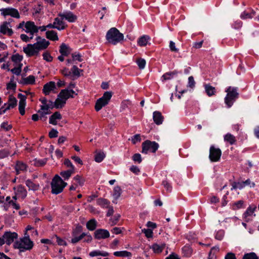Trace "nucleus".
Instances as JSON below:
<instances>
[{
    "label": "nucleus",
    "mask_w": 259,
    "mask_h": 259,
    "mask_svg": "<svg viewBox=\"0 0 259 259\" xmlns=\"http://www.w3.org/2000/svg\"><path fill=\"white\" fill-rule=\"evenodd\" d=\"M238 89L237 87H228L225 89L227 93L224 98V102L228 108L231 107L234 102L239 98Z\"/></svg>",
    "instance_id": "f257e3e1"
},
{
    "label": "nucleus",
    "mask_w": 259,
    "mask_h": 259,
    "mask_svg": "<svg viewBox=\"0 0 259 259\" xmlns=\"http://www.w3.org/2000/svg\"><path fill=\"white\" fill-rule=\"evenodd\" d=\"M106 38L108 43L116 45L123 40L124 35L116 28L112 27L107 31Z\"/></svg>",
    "instance_id": "f03ea898"
},
{
    "label": "nucleus",
    "mask_w": 259,
    "mask_h": 259,
    "mask_svg": "<svg viewBox=\"0 0 259 259\" xmlns=\"http://www.w3.org/2000/svg\"><path fill=\"white\" fill-rule=\"evenodd\" d=\"M33 245V242L30 240L29 234L25 233L24 236L22 238L14 243V247L15 248L19 249L20 251H24L31 250Z\"/></svg>",
    "instance_id": "7ed1b4c3"
},
{
    "label": "nucleus",
    "mask_w": 259,
    "mask_h": 259,
    "mask_svg": "<svg viewBox=\"0 0 259 259\" xmlns=\"http://www.w3.org/2000/svg\"><path fill=\"white\" fill-rule=\"evenodd\" d=\"M67 185V183L63 181L59 175H56L51 183V193L55 195L61 193Z\"/></svg>",
    "instance_id": "20e7f679"
},
{
    "label": "nucleus",
    "mask_w": 259,
    "mask_h": 259,
    "mask_svg": "<svg viewBox=\"0 0 259 259\" xmlns=\"http://www.w3.org/2000/svg\"><path fill=\"white\" fill-rule=\"evenodd\" d=\"M112 96L111 92H106L104 93L103 96L98 99L96 102L95 109L96 111H100L103 107L107 105Z\"/></svg>",
    "instance_id": "39448f33"
},
{
    "label": "nucleus",
    "mask_w": 259,
    "mask_h": 259,
    "mask_svg": "<svg viewBox=\"0 0 259 259\" xmlns=\"http://www.w3.org/2000/svg\"><path fill=\"white\" fill-rule=\"evenodd\" d=\"M82 227L79 224H77L72 232V238L71 242L73 244H76L81 240L83 237L87 235V233L82 232Z\"/></svg>",
    "instance_id": "423d86ee"
},
{
    "label": "nucleus",
    "mask_w": 259,
    "mask_h": 259,
    "mask_svg": "<svg viewBox=\"0 0 259 259\" xmlns=\"http://www.w3.org/2000/svg\"><path fill=\"white\" fill-rule=\"evenodd\" d=\"M142 152L146 154L149 151L155 153L159 148V145L155 141L146 140L142 143Z\"/></svg>",
    "instance_id": "0eeeda50"
},
{
    "label": "nucleus",
    "mask_w": 259,
    "mask_h": 259,
    "mask_svg": "<svg viewBox=\"0 0 259 259\" xmlns=\"http://www.w3.org/2000/svg\"><path fill=\"white\" fill-rule=\"evenodd\" d=\"M222 151L219 148L211 145L209 148V159L211 162L219 161L222 156Z\"/></svg>",
    "instance_id": "6e6552de"
},
{
    "label": "nucleus",
    "mask_w": 259,
    "mask_h": 259,
    "mask_svg": "<svg viewBox=\"0 0 259 259\" xmlns=\"http://www.w3.org/2000/svg\"><path fill=\"white\" fill-rule=\"evenodd\" d=\"M0 12L1 15L5 18L9 16L17 19H19L20 17L18 10L12 7L2 8L0 9Z\"/></svg>",
    "instance_id": "1a4fd4ad"
},
{
    "label": "nucleus",
    "mask_w": 259,
    "mask_h": 259,
    "mask_svg": "<svg viewBox=\"0 0 259 259\" xmlns=\"http://www.w3.org/2000/svg\"><path fill=\"white\" fill-rule=\"evenodd\" d=\"M59 17H63V19L69 23H74L77 19V16L70 11L66 10L58 13Z\"/></svg>",
    "instance_id": "9d476101"
},
{
    "label": "nucleus",
    "mask_w": 259,
    "mask_h": 259,
    "mask_svg": "<svg viewBox=\"0 0 259 259\" xmlns=\"http://www.w3.org/2000/svg\"><path fill=\"white\" fill-rule=\"evenodd\" d=\"M23 52L29 57L37 56L39 54V52L34 44H28L25 47H23Z\"/></svg>",
    "instance_id": "9b49d317"
},
{
    "label": "nucleus",
    "mask_w": 259,
    "mask_h": 259,
    "mask_svg": "<svg viewBox=\"0 0 259 259\" xmlns=\"http://www.w3.org/2000/svg\"><path fill=\"white\" fill-rule=\"evenodd\" d=\"M94 238L97 240L105 239L110 237L109 232L106 229H98L94 232Z\"/></svg>",
    "instance_id": "f8f14e48"
},
{
    "label": "nucleus",
    "mask_w": 259,
    "mask_h": 259,
    "mask_svg": "<svg viewBox=\"0 0 259 259\" xmlns=\"http://www.w3.org/2000/svg\"><path fill=\"white\" fill-rule=\"evenodd\" d=\"M37 26L33 21H28L25 24V29L23 30L27 33H29L30 35L33 36L35 33H37Z\"/></svg>",
    "instance_id": "ddd939ff"
},
{
    "label": "nucleus",
    "mask_w": 259,
    "mask_h": 259,
    "mask_svg": "<svg viewBox=\"0 0 259 259\" xmlns=\"http://www.w3.org/2000/svg\"><path fill=\"white\" fill-rule=\"evenodd\" d=\"M77 95L73 90L64 89L62 90L58 95L59 97H62L66 101L70 98H74Z\"/></svg>",
    "instance_id": "4468645a"
},
{
    "label": "nucleus",
    "mask_w": 259,
    "mask_h": 259,
    "mask_svg": "<svg viewBox=\"0 0 259 259\" xmlns=\"http://www.w3.org/2000/svg\"><path fill=\"white\" fill-rule=\"evenodd\" d=\"M15 194L17 195L18 198L24 199L27 195V191L24 186L19 185L14 188Z\"/></svg>",
    "instance_id": "2eb2a0df"
},
{
    "label": "nucleus",
    "mask_w": 259,
    "mask_h": 259,
    "mask_svg": "<svg viewBox=\"0 0 259 259\" xmlns=\"http://www.w3.org/2000/svg\"><path fill=\"white\" fill-rule=\"evenodd\" d=\"M56 29L59 31H61L65 29L67 27L68 25L64 21L63 17H56L54 20Z\"/></svg>",
    "instance_id": "dca6fc26"
},
{
    "label": "nucleus",
    "mask_w": 259,
    "mask_h": 259,
    "mask_svg": "<svg viewBox=\"0 0 259 259\" xmlns=\"http://www.w3.org/2000/svg\"><path fill=\"white\" fill-rule=\"evenodd\" d=\"M40 39V36H37L36 38L37 42L34 44L38 52L40 50H45L50 45V42L45 38L38 41V40Z\"/></svg>",
    "instance_id": "f3484780"
},
{
    "label": "nucleus",
    "mask_w": 259,
    "mask_h": 259,
    "mask_svg": "<svg viewBox=\"0 0 259 259\" xmlns=\"http://www.w3.org/2000/svg\"><path fill=\"white\" fill-rule=\"evenodd\" d=\"M5 241L7 245H10L15 239L18 237V234L15 232H6L3 235Z\"/></svg>",
    "instance_id": "a211bd4d"
},
{
    "label": "nucleus",
    "mask_w": 259,
    "mask_h": 259,
    "mask_svg": "<svg viewBox=\"0 0 259 259\" xmlns=\"http://www.w3.org/2000/svg\"><path fill=\"white\" fill-rule=\"evenodd\" d=\"M56 89L55 82L54 81H50L46 83L42 89V93L45 95H49L52 91Z\"/></svg>",
    "instance_id": "6ab92c4d"
},
{
    "label": "nucleus",
    "mask_w": 259,
    "mask_h": 259,
    "mask_svg": "<svg viewBox=\"0 0 259 259\" xmlns=\"http://www.w3.org/2000/svg\"><path fill=\"white\" fill-rule=\"evenodd\" d=\"M25 184L29 191H36L40 189L39 184L38 183H35L31 179L26 180Z\"/></svg>",
    "instance_id": "aec40b11"
},
{
    "label": "nucleus",
    "mask_w": 259,
    "mask_h": 259,
    "mask_svg": "<svg viewBox=\"0 0 259 259\" xmlns=\"http://www.w3.org/2000/svg\"><path fill=\"white\" fill-rule=\"evenodd\" d=\"M18 97H21L19 102V111L21 115H24L25 113V107L26 105V97L21 94L18 95Z\"/></svg>",
    "instance_id": "412c9836"
},
{
    "label": "nucleus",
    "mask_w": 259,
    "mask_h": 259,
    "mask_svg": "<svg viewBox=\"0 0 259 259\" xmlns=\"http://www.w3.org/2000/svg\"><path fill=\"white\" fill-rule=\"evenodd\" d=\"M203 87L205 93L208 97H212L216 94L217 90L215 88L212 86L210 83H204Z\"/></svg>",
    "instance_id": "4be33fe9"
},
{
    "label": "nucleus",
    "mask_w": 259,
    "mask_h": 259,
    "mask_svg": "<svg viewBox=\"0 0 259 259\" xmlns=\"http://www.w3.org/2000/svg\"><path fill=\"white\" fill-rule=\"evenodd\" d=\"M224 141L231 145H233L236 144L237 139L233 135L228 133L224 136Z\"/></svg>",
    "instance_id": "5701e85b"
},
{
    "label": "nucleus",
    "mask_w": 259,
    "mask_h": 259,
    "mask_svg": "<svg viewBox=\"0 0 259 259\" xmlns=\"http://www.w3.org/2000/svg\"><path fill=\"white\" fill-rule=\"evenodd\" d=\"M153 119L155 124L160 125L162 123L164 118L161 112L156 111L153 113Z\"/></svg>",
    "instance_id": "b1692460"
},
{
    "label": "nucleus",
    "mask_w": 259,
    "mask_h": 259,
    "mask_svg": "<svg viewBox=\"0 0 259 259\" xmlns=\"http://www.w3.org/2000/svg\"><path fill=\"white\" fill-rule=\"evenodd\" d=\"M179 73V72L177 70L166 72L162 76L161 80L162 81H164L165 80L171 79L177 76Z\"/></svg>",
    "instance_id": "393cba45"
},
{
    "label": "nucleus",
    "mask_w": 259,
    "mask_h": 259,
    "mask_svg": "<svg viewBox=\"0 0 259 259\" xmlns=\"http://www.w3.org/2000/svg\"><path fill=\"white\" fill-rule=\"evenodd\" d=\"M72 49L65 43H62L59 49V52L61 55L68 56L71 53Z\"/></svg>",
    "instance_id": "a878e982"
},
{
    "label": "nucleus",
    "mask_w": 259,
    "mask_h": 259,
    "mask_svg": "<svg viewBox=\"0 0 259 259\" xmlns=\"http://www.w3.org/2000/svg\"><path fill=\"white\" fill-rule=\"evenodd\" d=\"M62 118V115L59 112L56 111L54 112L49 118V123L53 125L57 124V120Z\"/></svg>",
    "instance_id": "bb28decb"
},
{
    "label": "nucleus",
    "mask_w": 259,
    "mask_h": 259,
    "mask_svg": "<svg viewBox=\"0 0 259 259\" xmlns=\"http://www.w3.org/2000/svg\"><path fill=\"white\" fill-rule=\"evenodd\" d=\"M150 39L151 38L149 35H143L138 38L137 44L140 47H145Z\"/></svg>",
    "instance_id": "cd10ccee"
},
{
    "label": "nucleus",
    "mask_w": 259,
    "mask_h": 259,
    "mask_svg": "<svg viewBox=\"0 0 259 259\" xmlns=\"http://www.w3.org/2000/svg\"><path fill=\"white\" fill-rule=\"evenodd\" d=\"M27 166L26 163L18 161L15 165V170L16 171L17 175H18L21 172L26 170Z\"/></svg>",
    "instance_id": "c85d7f7f"
},
{
    "label": "nucleus",
    "mask_w": 259,
    "mask_h": 259,
    "mask_svg": "<svg viewBox=\"0 0 259 259\" xmlns=\"http://www.w3.org/2000/svg\"><path fill=\"white\" fill-rule=\"evenodd\" d=\"M46 37L52 41H57L59 40L58 33L54 30H48L46 32Z\"/></svg>",
    "instance_id": "c756f323"
},
{
    "label": "nucleus",
    "mask_w": 259,
    "mask_h": 259,
    "mask_svg": "<svg viewBox=\"0 0 259 259\" xmlns=\"http://www.w3.org/2000/svg\"><path fill=\"white\" fill-rule=\"evenodd\" d=\"M97 204L101 206L103 208L109 207L110 202L107 199L103 198H99L97 199Z\"/></svg>",
    "instance_id": "7c9ffc66"
},
{
    "label": "nucleus",
    "mask_w": 259,
    "mask_h": 259,
    "mask_svg": "<svg viewBox=\"0 0 259 259\" xmlns=\"http://www.w3.org/2000/svg\"><path fill=\"white\" fill-rule=\"evenodd\" d=\"M23 56L17 53L12 56L11 60L13 62H14V65H21L22 66L23 64L21 62L23 60Z\"/></svg>",
    "instance_id": "2f4dec72"
},
{
    "label": "nucleus",
    "mask_w": 259,
    "mask_h": 259,
    "mask_svg": "<svg viewBox=\"0 0 259 259\" xmlns=\"http://www.w3.org/2000/svg\"><path fill=\"white\" fill-rule=\"evenodd\" d=\"M165 247V244H162L161 245H159L157 243L153 244L151 248L153 250V252L155 253H160L162 252Z\"/></svg>",
    "instance_id": "473e14b6"
},
{
    "label": "nucleus",
    "mask_w": 259,
    "mask_h": 259,
    "mask_svg": "<svg viewBox=\"0 0 259 259\" xmlns=\"http://www.w3.org/2000/svg\"><path fill=\"white\" fill-rule=\"evenodd\" d=\"M255 13L253 10L245 11L241 13L240 17L242 19H251L255 16Z\"/></svg>",
    "instance_id": "72a5a7b5"
},
{
    "label": "nucleus",
    "mask_w": 259,
    "mask_h": 259,
    "mask_svg": "<svg viewBox=\"0 0 259 259\" xmlns=\"http://www.w3.org/2000/svg\"><path fill=\"white\" fill-rule=\"evenodd\" d=\"M89 255L91 257H94V256H108L109 255V253L106 251H100L99 250H95L93 251H92L90 252Z\"/></svg>",
    "instance_id": "f704fd0d"
},
{
    "label": "nucleus",
    "mask_w": 259,
    "mask_h": 259,
    "mask_svg": "<svg viewBox=\"0 0 259 259\" xmlns=\"http://www.w3.org/2000/svg\"><path fill=\"white\" fill-rule=\"evenodd\" d=\"M97 226V222L95 219L90 220L87 222L86 227L89 231H94Z\"/></svg>",
    "instance_id": "c9c22d12"
},
{
    "label": "nucleus",
    "mask_w": 259,
    "mask_h": 259,
    "mask_svg": "<svg viewBox=\"0 0 259 259\" xmlns=\"http://www.w3.org/2000/svg\"><path fill=\"white\" fill-rule=\"evenodd\" d=\"M106 157V154L103 151L96 152L95 155V161L98 163L101 162Z\"/></svg>",
    "instance_id": "e433bc0d"
},
{
    "label": "nucleus",
    "mask_w": 259,
    "mask_h": 259,
    "mask_svg": "<svg viewBox=\"0 0 259 259\" xmlns=\"http://www.w3.org/2000/svg\"><path fill=\"white\" fill-rule=\"evenodd\" d=\"M182 252L186 257H190L193 252V249L189 245H186L182 248Z\"/></svg>",
    "instance_id": "4c0bfd02"
},
{
    "label": "nucleus",
    "mask_w": 259,
    "mask_h": 259,
    "mask_svg": "<svg viewBox=\"0 0 259 259\" xmlns=\"http://www.w3.org/2000/svg\"><path fill=\"white\" fill-rule=\"evenodd\" d=\"M66 101L62 97H59L56 99L54 102L55 107L56 108H61L66 104Z\"/></svg>",
    "instance_id": "58836bf2"
},
{
    "label": "nucleus",
    "mask_w": 259,
    "mask_h": 259,
    "mask_svg": "<svg viewBox=\"0 0 259 259\" xmlns=\"http://www.w3.org/2000/svg\"><path fill=\"white\" fill-rule=\"evenodd\" d=\"M113 254L118 257H129L132 256V253L126 250L115 251Z\"/></svg>",
    "instance_id": "ea45409f"
},
{
    "label": "nucleus",
    "mask_w": 259,
    "mask_h": 259,
    "mask_svg": "<svg viewBox=\"0 0 259 259\" xmlns=\"http://www.w3.org/2000/svg\"><path fill=\"white\" fill-rule=\"evenodd\" d=\"M74 172L72 169H68L62 171L60 173V176L65 180H67L71 177V175Z\"/></svg>",
    "instance_id": "a19ab883"
},
{
    "label": "nucleus",
    "mask_w": 259,
    "mask_h": 259,
    "mask_svg": "<svg viewBox=\"0 0 259 259\" xmlns=\"http://www.w3.org/2000/svg\"><path fill=\"white\" fill-rule=\"evenodd\" d=\"M122 193V190L120 186H116L114 188L113 192V196L114 199L117 200L118 199Z\"/></svg>",
    "instance_id": "79ce46f5"
},
{
    "label": "nucleus",
    "mask_w": 259,
    "mask_h": 259,
    "mask_svg": "<svg viewBox=\"0 0 259 259\" xmlns=\"http://www.w3.org/2000/svg\"><path fill=\"white\" fill-rule=\"evenodd\" d=\"M244 201L240 200L232 204L231 207L233 210H237L244 207Z\"/></svg>",
    "instance_id": "37998d69"
},
{
    "label": "nucleus",
    "mask_w": 259,
    "mask_h": 259,
    "mask_svg": "<svg viewBox=\"0 0 259 259\" xmlns=\"http://www.w3.org/2000/svg\"><path fill=\"white\" fill-rule=\"evenodd\" d=\"M50 111H46V110H42L41 109H39L38 111H37V113H38V115L39 117V119L45 121L46 120L47 117L46 115L47 114H49L50 113Z\"/></svg>",
    "instance_id": "c03bdc74"
},
{
    "label": "nucleus",
    "mask_w": 259,
    "mask_h": 259,
    "mask_svg": "<svg viewBox=\"0 0 259 259\" xmlns=\"http://www.w3.org/2000/svg\"><path fill=\"white\" fill-rule=\"evenodd\" d=\"M255 209L256 206L255 205H250L243 214L244 218H246L247 217L251 215Z\"/></svg>",
    "instance_id": "a18cd8bd"
},
{
    "label": "nucleus",
    "mask_w": 259,
    "mask_h": 259,
    "mask_svg": "<svg viewBox=\"0 0 259 259\" xmlns=\"http://www.w3.org/2000/svg\"><path fill=\"white\" fill-rule=\"evenodd\" d=\"M73 180L75 181V182L76 183L75 184H77V186L79 185L80 186H83L85 182V180L83 178V177L79 175L75 176L73 178Z\"/></svg>",
    "instance_id": "49530a36"
},
{
    "label": "nucleus",
    "mask_w": 259,
    "mask_h": 259,
    "mask_svg": "<svg viewBox=\"0 0 259 259\" xmlns=\"http://www.w3.org/2000/svg\"><path fill=\"white\" fill-rule=\"evenodd\" d=\"M23 82L25 84H33L35 82V78L33 75H29L23 79Z\"/></svg>",
    "instance_id": "de8ad7c7"
},
{
    "label": "nucleus",
    "mask_w": 259,
    "mask_h": 259,
    "mask_svg": "<svg viewBox=\"0 0 259 259\" xmlns=\"http://www.w3.org/2000/svg\"><path fill=\"white\" fill-rule=\"evenodd\" d=\"M22 67L21 65H15V67L10 69V71L14 74L19 75L22 71Z\"/></svg>",
    "instance_id": "09e8293b"
},
{
    "label": "nucleus",
    "mask_w": 259,
    "mask_h": 259,
    "mask_svg": "<svg viewBox=\"0 0 259 259\" xmlns=\"http://www.w3.org/2000/svg\"><path fill=\"white\" fill-rule=\"evenodd\" d=\"M82 71V70L79 69L76 65H73L71 70V74H72L74 76L78 77L80 76V71Z\"/></svg>",
    "instance_id": "8fccbe9b"
},
{
    "label": "nucleus",
    "mask_w": 259,
    "mask_h": 259,
    "mask_svg": "<svg viewBox=\"0 0 259 259\" xmlns=\"http://www.w3.org/2000/svg\"><path fill=\"white\" fill-rule=\"evenodd\" d=\"M53 102L51 101H49V103L47 102L46 104H43L40 106V109L42 110L50 111V108H53Z\"/></svg>",
    "instance_id": "3c124183"
},
{
    "label": "nucleus",
    "mask_w": 259,
    "mask_h": 259,
    "mask_svg": "<svg viewBox=\"0 0 259 259\" xmlns=\"http://www.w3.org/2000/svg\"><path fill=\"white\" fill-rule=\"evenodd\" d=\"M8 103L11 106V108H14L17 105V101L16 98L10 96L9 97Z\"/></svg>",
    "instance_id": "603ef678"
},
{
    "label": "nucleus",
    "mask_w": 259,
    "mask_h": 259,
    "mask_svg": "<svg viewBox=\"0 0 259 259\" xmlns=\"http://www.w3.org/2000/svg\"><path fill=\"white\" fill-rule=\"evenodd\" d=\"M162 185L168 192H171L172 187L170 183H169L167 180H163L162 182Z\"/></svg>",
    "instance_id": "864d4df0"
},
{
    "label": "nucleus",
    "mask_w": 259,
    "mask_h": 259,
    "mask_svg": "<svg viewBox=\"0 0 259 259\" xmlns=\"http://www.w3.org/2000/svg\"><path fill=\"white\" fill-rule=\"evenodd\" d=\"M71 57L73 61H77L78 62H81L82 61L81 55L79 53L74 52L71 54Z\"/></svg>",
    "instance_id": "5fc2aeb1"
},
{
    "label": "nucleus",
    "mask_w": 259,
    "mask_h": 259,
    "mask_svg": "<svg viewBox=\"0 0 259 259\" xmlns=\"http://www.w3.org/2000/svg\"><path fill=\"white\" fill-rule=\"evenodd\" d=\"M242 259H258V257L254 252L245 253Z\"/></svg>",
    "instance_id": "6e6d98bb"
},
{
    "label": "nucleus",
    "mask_w": 259,
    "mask_h": 259,
    "mask_svg": "<svg viewBox=\"0 0 259 259\" xmlns=\"http://www.w3.org/2000/svg\"><path fill=\"white\" fill-rule=\"evenodd\" d=\"M136 63L140 69H143L146 65V61L144 59L139 58L137 59Z\"/></svg>",
    "instance_id": "4d7b16f0"
},
{
    "label": "nucleus",
    "mask_w": 259,
    "mask_h": 259,
    "mask_svg": "<svg viewBox=\"0 0 259 259\" xmlns=\"http://www.w3.org/2000/svg\"><path fill=\"white\" fill-rule=\"evenodd\" d=\"M224 235V231L223 230H220L217 232L214 237L215 239L221 241L223 239Z\"/></svg>",
    "instance_id": "13d9d810"
},
{
    "label": "nucleus",
    "mask_w": 259,
    "mask_h": 259,
    "mask_svg": "<svg viewBox=\"0 0 259 259\" xmlns=\"http://www.w3.org/2000/svg\"><path fill=\"white\" fill-rule=\"evenodd\" d=\"M142 232L145 234V236L148 238H152L153 237V231L150 229H144L142 230Z\"/></svg>",
    "instance_id": "bf43d9fd"
},
{
    "label": "nucleus",
    "mask_w": 259,
    "mask_h": 259,
    "mask_svg": "<svg viewBox=\"0 0 259 259\" xmlns=\"http://www.w3.org/2000/svg\"><path fill=\"white\" fill-rule=\"evenodd\" d=\"M131 101L128 100H125L123 101L121 104V110H125L126 108H128L129 106L131 105Z\"/></svg>",
    "instance_id": "052dcab7"
},
{
    "label": "nucleus",
    "mask_w": 259,
    "mask_h": 259,
    "mask_svg": "<svg viewBox=\"0 0 259 259\" xmlns=\"http://www.w3.org/2000/svg\"><path fill=\"white\" fill-rule=\"evenodd\" d=\"M242 26V22L240 20H236L232 24V27L235 29H239Z\"/></svg>",
    "instance_id": "680f3d73"
},
{
    "label": "nucleus",
    "mask_w": 259,
    "mask_h": 259,
    "mask_svg": "<svg viewBox=\"0 0 259 259\" xmlns=\"http://www.w3.org/2000/svg\"><path fill=\"white\" fill-rule=\"evenodd\" d=\"M10 155V152L7 149H2L0 150V159H3L8 157Z\"/></svg>",
    "instance_id": "e2e57ef3"
},
{
    "label": "nucleus",
    "mask_w": 259,
    "mask_h": 259,
    "mask_svg": "<svg viewBox=\"0 0 259 259\" xmlns=\"http://www.w3.org/2000/svg\"><path fill=\"white\" fill-rule=\"evenodd\" d=\"M42 57L43 59L47 62H50L53 60V57L51 56L50 54L47 52L43 53Z\"/></svg>",
    "instance_id": "0e129e2a"
},
{
    "label": "nucleus",
    "mask_w": 259,
    "mask_h": 259,
    "mask_svg": "<svg viewBox=\"0 0 259 259\" xmlns=\"http://www.w3.org/2000/svg\"><path fill=\"white\" fill-rule=\"evenodd\" d=\"M133 160L138 163H140L142 162L141 156L139 153H136L133 155L132 157Z\"/></svg>",
    "instance_id": "69168bd1"
},
{
    "label": "nucleus",
    "mask_w": 259,
    "mask_h": 259,
    "mask_svg": "<svg viewBox=\"0 0 259 259\" xmlns=\"http://www.w3.org/2000/svg\"><path fill=\"white\" fill-rule=\"evenodd\" d=\"M54 237L56 238V241L59 245L66 246L67 245L66 242L57 235H55Z\"/></svg>",
    "instance_id": "338daca9"
},
{
    "label": "nucleus",
    "mask_w": 259,
    "mask_h": 259,
    "mask_svg": "<svg viewBox=\"0 0 259 259\" xmlns=\"http://www.w3.org/2000/svg\"><path fill=\"white\" fill-rule=\"evenodd\" d=\"M132 142L133 144H135L137 142H140L141 141V138L140 134H136L132 137Z\"/></svg>",
    "instance_id": "774afa93"
}]
</instances>
